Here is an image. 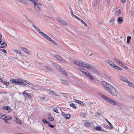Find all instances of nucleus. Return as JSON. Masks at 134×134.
<instances>
[{
	"mask_svg": "<svg viewBox=\"0 0 134 134\" xmlns=\"http://www.w3.org/2000/svg\"><path fill=\"white\" fill-rule=\"evenodd\" d=\"M96 130L99 131H102L103 130L102 129L101 127L100 126L94 127V128Z\"/></svg>",
	"mask_w": 134,
	"mask_h": 134,
	"instance_id": "nucleus-16",
	"label": "nucleus"
},
{
	"mask_svg": "<svg viewBox=\"0 0 134 134\" xmlns=\"http://www.w3.org/2000/svg\"><path fill=\"white\" fill-rule=\"evenodd\" d=\"M121 14V12L120 10H119L115 13V15L117 16L120 15Z\"/></svg>",
	"mask_w": 134,
	"mask_h": 134,
	"instance_id": "nucleus-18",
	"label": "nucleus"
},
{
	"mask_svg": "<svg viewBox=\"0 0 134 134\" xmlns=\"http://www.w3.org/2000/svg\"><path fill=\"white\" fill-rule=\"evenodd\" d=\"M52 55L55 59H58L60 62L63 63H65L66 61L64 59L62 58L60 56L58 55H55L52 54Z\"/></svg>",
	"mask_w": 134,
	"mask_h": 134,
	"instance_id": "nucleus-5",
	"label": "nucleus"
},
{
	"mask_svg": "<svg viewBox=\"0 0 134 134\" xmlns=\"http://www.w3.org/2000/svg\"><path fill=\"white\" fill-rule=\"evenodd\" d=\"M101 83L104 88L111 94L115 96L117 95V91L113 86L104 81H102Z\"/></svg>",
	"mask_w": 134,
	"mask_h": 134,
	"instance_id": "nucleus-1",
	"label": "nucleus"
},
{
	"mask_svg": "<svg viewBox=\"0 0 134 134\" xmlns=\"http://www.w3.org/2000/svg\"><path fill=\"white\" fill-rule=\"evenodd\" d=\"M118 66L116 65L115 64L114 65L113 67L115 69H117Z\"/></svg>",
	"mask_w": 134,
	"mask_h": 134,
	"instance_id": "nucleus-43",
	"label": "nucleus"
},
{
	"mask_svg": "<svg viewBox=\"0 0 134 134\" xmlns=\"http://www.w3.org/2000/svg\"><path fill=\"white\" fill-rule=\"evenodd\" d=\"M126 83L131 87H133V84L131 82L127 81Z\"/></svg>",
	"mask_w": 134,
	"mask_h": 134,
	"instance_id": "nucleus-28",
	"label": "nucleus"
},
{
	"mask_svg": "<svg viewBox=\"0 0 134 134\" xmlns=\"http://www.w3.org/2000/svg\"><path fill=\"white\" fill-rule=\"evenodd\" d=\"M130 13L132 15L134 14V12L133 11H131L130 12Z\"/></svg>",
	"mask_w": 134,
	"mask_h": 134,
	"instance_id": "nucleus-54",
	"label": "nucleus"
},
{
	"mask_svg": "<svg viewBox=\"0 0 134 134\" xmlns=\"http://www.w3.org/2000/svg\"><path fill=\"white\" fill-rule=\"evenodd\" d=\"M101 97L105 101L111 104L115 105L117 104L116 102L115 101L111 99L104 95H102Z\"/></svg>",
	"mask_w": 134,
	"mask_h": 134,
	"instance_id": "nucleus-3",
	"label": "nucleus"
},
{
	"mask_svg": "<svg viewBox=\"0 0 134 134\" xmlns=\"http://www.w3.org/2000/svg\"><path fill=\"white\" fill-rule=\"evenodd\" d=\"M2 35L0 34V42H5V40L2 38Z\"/></svg>",
	"mask_w": 134,
	"mask_h": 134,
	"instance_id": "nucleus-31",
	"label": "nucleus"
},
{
	"mask_svg": "<svg viewBox=\"0 0 134 134\" xmlns=\"http://www.w3.org/2000/svg\"><path fill=\"white\" fill-rule=\"evenodd\" d=\"M34 4V7L35 9L37 12L40 11V9L38 5H41V4L39 2L35 1V2L33 3Z\"/></svg>",
	"mask_w": 134,
	"mask_h": 134,
	"instance_id": "nucleus-4",
	"label": "nucleus"
},
{
	"mask_svg": "<svg viewBox=\"0 0 134 134\" xmlns=\"http://www.w3.org/2000/svg\"><path fill=\"white\" fill-rule=\"evenodd\" d=\"M61 81L64 84L66 85H67L69 84L68 82V81H66L65 80H62Z\"/></svg>",
	"mask_w": 134,
	"mask_h": 134,
	"instance_id": "nucleus-25",
	"label": "nucleus"
},
{
	"mask_svg": "<svg viewBox=\"0 0 134 134\" xmlns=\"http://www.w3.org/2000/svg\"><path fill=\"white\" fill-rule=\"evenodd\" d=\"M61 22L64 25H67L66 22L62 20L61 21Z\"/></svg>",
	"mask_w": 134,
	"mask_h": 134,
	"instance_id": "nucleus-42",
	"label": "nucleus"
},
{
	"mask_svg": "<svg viewBox=\"0 0 134 134\" xmlns=\"http://www.w3.org/2000/svg\"><path fill=\"white\" fill-rule=\"evenodd\" d=\"M37 31L41 36H42L44 33L43 32H42L39 29L38 30H37Z\"/></svg>",
	"mask_w": 134,
	"mask_h": 134,
	"instance_id": "nucleus-26",
	"label": "nucleus"
},
{
	"mask_svg": "<svg viewBox=\"0 0 134 134\" xmlns=\"http://www.w3.org/2000/svg\"><path fill=\"white\" fill-rule=\"evenodd\" d=\"M13 51L16 54H17L18 51H19L18 50L16 49H14Z\"/></svg>",
	"mask_w": 134,
	"mask_h": 134,
	"instance_id": "nucleus-52",
	"label": "nucleus"
},
{
	"mask_svg": "<svg viewBox=\"0 0 134 134\" xmlns=\"http://www.w3.org/2000/svg\"><path fill=\"white\" fill-rule=\"evenodd\" d=\"M12 117L9 116H4L3 119L4 120H11L12 119Z\"/></svg>",
	"mask_w": 134,
	"mask_h": 134,
	"instance_id": "nucleus-13",
	"label": "nucleus"
},
{
	"mask_svg": "<svg viewBox=\"0 0 134 134\" xmlns=\"http://www.w3.org/2000/svg\"><path fill=\"white\" fill-rule=\"evenodd\" d=\"M115 21V19L114 18H111L110 20V23H113L114 22V21Z\"/></svg>",
	"mask_w": 134,
	"mask_h": 134,
	"instance_id": "nucleus-33",
	"label": "nucleus"
},
{
	"mask_svg": "<svg viewBox=\"0 0 134 134\" xmlns=\"http://www.w3.org/2000/svg\"><path fill=\"white\" fill-rule=\"evenodd\" d=\"M79 104H80L81 105L83 106H84L85 105L84 103L81 101H80V103Z\"/></svg>",
	"mask_w": 134,
	"mask_h": 134,
	"instance_id": "nucleus-47",
	"label": "nucleus"
},
{
	"mask_svg": "<svg viewBox=\"0 0 134 134\" xmlns=\"http://www.w3.org/2000/svg\"><path fill=\"white\" fill-rule=\"evenodd\" d=\"M121 65L123 67L125 68V69H128V68L127 66H125V65H124L122 63V65L121 64Z\"/></svg>",
	"mask_w": 134,
	"mask_h": 134,
	"instance_id": "nucleus-44",
	"label": "nucleus"
},
{
	"mask_svg": "<svg viewBox=\"0 0 134 134\" xmlns=\"http://www.w3.org/2000/svg\"><path fill=\"white\" fill-rule=\"evenodd\" d=\"M0 51L5 53H7V52L4 49H0Z\"/></svg>",
	"mask_w": 134,
	"mask_h": 134,
	"instance_id": "nucleus-34",
	"label": "nucleus"
},
{
	"mask_svg": "<svg viewBox=\"0 0 134 134\" xmlns=\"http://www.w3.org/2000/svg\"><path fill=\"white\" fill-rule=\"evenodd\" d=\"M48 126L49 127H51V128H53V127H54V125H51V124H48Z\"/></svg>",
	"mask_w": 134,
	"mask_h": 134,
	"instance_id": "nucleus-53",
	"label": "nucleus"
},
{
	"mask_svg": "<svg viewBox=\"0 0 134 134\" xmlns=\"http://www.w3.org/2000/svg\"><path fill=\"white\" fill-rule=\"evenodd\" d=\"M28 86L34 90H39L40 88L41 87L38 85L36 84H30Z\"/></svg>",
	"mask_w": 134,
	"mask_h": 134,
	"instance_id": "nucleus-6",
	"label": "nucleus"
},
{
	"mask_svg": "<svg viewBox=\"0 0 134 134\" xmlns=\"http://www.w3.org/2000/svg\"><path fill=\"white\" fill-rule=\"evenodd\" d=\"M61 71L62 73L65 76H67L68 74H67V72H66V71L63 69H61Z\"/></svg>",
	"mask_w": 134,
	"mask_h": 134,
	"instance_id": "nucleus-19",
	"label": "nucleus"
},
{
	"mask_svg": "<svg viewBox=\"0 0 134 134\" xmlns=\"http://www.w3.org/2000/svg\"><path fill=\"white\" fill-rule=\"evenodd\" d=\"M64 94V95H63V96L65 97H67V95L66 94V93H64V94Z\"/></svg>",
	"mask_w": 134,
	"mask_h": 134,
	"instance_id": "nucleus-60",
	"label": "nucleus"
},
{
	"mask_svg": "<svg viewBox=\"0 0 134 134\" xmlns=\"http://www.w3.org/2000/svg\"><path fill=\"white\" fill-rule=\"evenodd\" d=\"M8 108V106H4L3 107L2 109L3 110H7Z\"/></svg>",
	"mask_w": 134,
	"mask_h": 134,
	"instance_id": "nucleus-39",
	"label": "nucleus"
},
{
	"mask_svg": "<svg viewBox=\"0 0 134 134\" xmlns=\"http://www.w3.org/2000/svg\"><path fill=\"white\" fill-rule=\"evenodd\" d=\"M10 81H12V82L14 84L19 85V82L20 80L18 79L12 78L10 79Z\"/></svg>",
	"mask_w": 134,
	"mask_h": 134,
	"instance_id": "nucleus-7",
	"label": "nucleus"
},
{
	"mask_svg": "<svg viewBox=\"0 0 134 134\" xmlns=\"http://www.w3.org/2000/svg\"><path fill=\"white\" fill-rule=\"evenodd\" d=\"M106 62L107 63L109 64L111 66L113 67L114 65V63H113L112 61H110L108 60Z\"/></svg>",
	"mask_w": 134,
	"mask_h": 134,
	"instance_id": "nucleus-14",
	"label": "nucleus"
},
{
	"mask_svg": "<svg viewBox=\"0 0 134 134\" xmlns=\"http://www.w3.org/2000/svg\"><path fill=\"white\" fill-rule=\"evenodd\" d=\"M19 85H21L23 86H25L26 85V84L22 81H20L19 82Z\"/></svg>",
	"mask_w": 134,
	"mask_h": 134,
	"instance_id": "nucleus-23",
	"label": "nucleus"
},
{
	"mask_svg": "<svg viewBox=\"0 0 134 134\" xmlns=\"http://www.w3.org/2000/svg\"><path fill=\"white\" fill-rule=\"evenodd\" d=\"M7 110L9 111L10 112L11 111V110L10 107L8 106V108L7 109Z\"/></svg>",
	"mask_w": 134,
	"mask_h": 134,
	"instance_id": "nucleus-50",
	"label": "nucleus"
},
{
	"mask_svg": "<svg viewBox=\"0 0 134 134\" xmlns=\"http://www.w3.org/2000/svg\"><path fill=\"white\" fill-rule=\"evenodd\" d=\"M7 45L6 42H2L1 45V47L4 48Z\"/></svg>",
	"mask_w": 134,
	"mask_h": 134,
	"instance_id": "nucleus-22",
	"label": "nucleus"
},
{
	"mask_svg": "<svg viewBox=\"0 0 134 134\" xmlns=\"http://www.w3.org/2000/svg\"><path fill=\"white\" fill-rule=\"evenodd\" d=\"M32 26L34 27V28L37 31V30H38L39 28L37 27L36 26L34 25L33 24Z\"/></svg>",
	"mask_w": 134,
	"mask_h": 134,
	"instance_id": "nucleus-40",
	"label": "nucleus"
},
{
	"mask_svg": "<svg viewBox=\"0 0 134 134\" xmlns=\"http://www.w3.org/2000/svg\"><path fill=\"white\" fill-rule=\"evenodd\" d=\"M109 126L108 128L109 129H112L113 128V126L112 124L110 123V124H109Z\"/></svg>",
	"mask_w": 134,
	"mask_h": 134,
	"instance_id": "nucleus-37",
	"label": "nucleus"
},
{
	"mask_svg": "<svg viewBox=\"0 0 134 134\" xmlns=\"http://www.w3.org/2000/svg\"><path fill=\"white\" fill-rule=\"evenodd\" d=\"M105 120L106 122H108L109 124H110V122L107 119V118L105 119Z\"/></svg>",
	"mask_w": 134,
	"mask_h": 134,
	"instance_id": "nucleus-58",
	"label": "nucleus"
},
{
	"mask_svg": "<svg viewBox=\"0 0 134 134\" xmlns=\"http://www.w3.org/2000/svg\"><path fill=\"white\" fill-rule=\"evenodd\" d=\"M63 117L64 116V114H65V113L63 112L61 113Z\"/></svg>",
	"mask_w": 134,
	"mask_h": 134,
	"instance_id": "nucleus-62",
	"label": "nucleus"
},
{
	"mask_svg": "<svg viewBox=\"0 0 134 134\" xmlns=\"http://www.w3.org/2000/svg\"><path fill=\"white\" fill-rule=\"evenodd\" d=\"M3 82L4 83V84L5 85H7L9 84V82H7L4 81Z\"/></svg>",
	"mask_w": 134,
	"mask_h": 134,
	"instance_id": "nucleus-48",
	"label": "nucleus"
},
{
	"mask_svg": "<svg viewBox=\"0 0 134 134\" xmlns=\"http://www.w3.org/2000/svg\"><path fill=\"white\" fill-rule=\"evenodd\" d=\"M26 96H25V97H31V94L29 93H27L25 94Z\"/></svg>",
	"mask_w": 134,
	"mask_h": 134,
	"instance_id": "nucleus-41",
	"label": "nucleus"
},
{
	"mask_svg": "<svg viewBox=\"0 0 134 134\" xmlns=\"http://www.w3.org/2000/svg\"><path fill=\"white\" fill-rule=\"evenodd\" d=\"M75 63L79 66H82L88 69H91V66L86 63H83L82 62L79 60H75L74 62Z\"/></svg>",
	"mask_w": 134,
	"mask_h": 134,
	"instance_id": "nucleus-2",
	"label": "nucleus"
},
{
	"mask_svg": "<svg viewBox=\"0 0 134 134\" xmlns=\"http://www.w3.org/2000/svg\"><path fill=\"white\" fill-rule=\"evenodd\" d=\"M44 99V97H42L41 98V100H43Z\"/></svg>",
	"mask_w": 134,
	"mask_h": 134,
	"instance_id": "nucleus-63",
	"label": "nucleus"
},
{
	"mask_svg": "<svg viewBox=\"0 0 134 134\" xmlns=\"http://www.w3.org/2000/svg\"><path fill=\"white\" fill-rule=\"evenodd\" d=\"M78 69L82 72L85 75H86L87 73L88 72L85 69H83L82 67H80L78 68Z\"/></svg>",
	"mask_w": 134,
	"mask_h": 134,
	"instance_id": "nucleus-9",
	"label": "nucleus"
},
{
	"mask_svg": "<svg viewBox=\"0 0 134 134\" xmlns=\"http://www.w3.org/2000/svg\"><path fill=\"white\" fill-rule=\"evenodd\" d=\"M49 116H48V119L50 121H52L54 120V118L53 117H51L50 114L48 115Z\"/></svg>",
	"mask_w": 134,
	"mask_h": 134,
	"instance_id": "nucleus-24",
	"label": "nucleus"
},
{
	"mask_svg": "<svg viewBox=\"0 0 134 134\" xmlns=\"http://www.w3.org/2000/svg\"><path fill=\"white\" fill-rule=\"evenodd\" d=\"M123 3H125L126 2V0H121Z\"/></svg>",
	"mask_w": 134,
	"mask_h": 134,
	"instance_id": "nucleus-57",
	"label": "nucleus"
},
{
	"mask_svg": "<svg viewBox=\"0 0 134 134\" xmlns=\"http://www.w3.org/2000/svg\"><path fill=\"white\" fill-rule=\"evenodd\" d=\"M19 47L25 53H26L30 55V52L28 51L27 49L21 46H19Z\"/></svg>",
	"mask_w": 134,
	"mask_h": 134,
	"instance_id": "nucleus-8",
	"label": "nucleus"
},
{
	"mask_svg": "<svg viewBox=\"0 0 134 134\" xmlns=\"http://www.w3.org/2000/svg\"><path fill=\"white\" fill-rule=\"evenodd\" d=\"M27 93H26L25 91H24L22 93V94L23 96H24Z\"/></svg>",
	"mask_w": 134,
	"mask_h": 134,
	"instance_id": "nucleus-55",
	"label": "nucleus"
},
{
	"mask_svg": "<svg viewBox=\"0 0 134 134\" xmlns=\"http://www.w3.org/2000/svg\"><path fill=\"white\" fill-rule=\"evenodd\" d=\"M41 120L45 124H48L49 123V122L47 121L44 118H42L41 119Z\"/></svg>",
	"mask_w": 134,
	"mask_h": 134,
	"instance_id": "nucleus-27",
	"label": "nucleus"
},
{
	"mask_svg": "<svg viewBox=\"0 0 134 134\" xmlns=\"http://www.w3.org/2000/svg\"><path fill=\"white\" fill-rule=\"evenodd\" d=\"M83 23L84 25L86 26L87 27V24L85 23L84 22H83Z\"/></svg>",
	"mask_w": 134,
	"mask_h": 134,
	"instance_id": "nucleus-64",
	"label": "nucleus"
},
{
	"mask_svg": "<svg viewBox=\"0 0 134 134\" xmlns=\"http://www.w3.org/2000/svg\"><path fill=\"white\" fill-rule=\"evenodd\" d=\"M74 101L75 102L77 103H79V104L80 103V101L79 100H77V99H75L74 100Z\"/></svg>",
	"mask_w": 134,
	"mask_h": 134,
	"instance_id": "nucleus-46",
	"label": "nucleus"
},
{
	"mask_svg": "<svg viewBox=\"0 0 134 134\" xmlns=\"http://www.w3.org/2000/svg\"><path fill=\"white\" fill-rule=\"evenodd\" d=\"M119 77L120 79L126 83L127 82V79L126 78L120 75L119 76Z\"/></svg>",
	"mask_w": 134,
	"mask_h": 134,
	"instance_id": "nucleus-11",
	"label": "nucleus"
},
{
	"mask_svg": "<svg viewBox=\"0 0 134 134\" xmlns=\"http://www.w3.org/2000/svg\"><path fill=\"white\" fill-rule=\"evenodd\" d=\"M91 71L92 73L94 74H98V72L97 71V70L95 68H91Z\"/></svg>",
	"mask_w": 134,
	"mask_h": 134,
	"instance_id": "nucleus-12",
	"label": "nucleus"
},
{
	"mask_svg": "<svg viewBox=\"0 0 134 134\" xmlns=\"http://www.w3.org/2000/svg\"><path fill=\"white\" fill-rule=\"evenodd\" d=\"M4 115H2L1 114H0V119L1 118H3V117L4 118Z\"/></svg>",
	"mask_w": 134,
	"mask_h": 134,
	"instance_id": "nucleus-59",
	"label": "nucleus"
},
{
	"mask_svg": "<svg viewBox=\"0 0 134 134\" xmlns=\"http://www.w3.org/2000/svg\"><path fill=\"white\" fill-rule=\"evenodd\" d=\"M72 16L74 17H75V18L77 19V18L78 17L74 15L73 13H72Z\"/></svg>",
	"mask_w": 134,
	"mask_h": 134,
	"instance_id": "nucleus-51",
	"label": "nucleus"
},
{
	"mask_svg": "<svg viewBox=\"0 0 134 134\" xmlns=\"http://www.w3.org/2000/svg\"><path fill=\"white\" fill-rule=\"evenodd\" d=\"M70 106L71 107H73L74 108H75V109H76V106H75V105L74 104L71 103L70 104Z\"/></svg>",
	"mask_w": 134,
	"mask_h": 134,
	"instance_id": "nucleus-30",
	"label": "nucleus"
},
{
	"mask_svg": "<svg viewBox=\"0 0 134 134\" xmlns=\"http://www.w3.org/2000/svg\"><path fill=\"white\" fill-rule=\"evenodd\" d=\"M42 36L46 39H47V38H48V37L49 36H48L46 34L44 33H43V34L42 35Z\"/></svg>",
	"mask_w": 134,
	"mask_h": 134,
	"instance_id": "nucleus-32",
	"label": "nucleus"
},
{
	"mask_svg": "<svg viewBox=\"0 0 134 134\" xmlns=\"http://www.w3.org/2000/svg\"><path fill=\"white\" fill-rule=\"evenodd\" d=\"M46 68L47 70H52V69H51V68H50L48 66H46L45 67Z\"/></svg>",
	"mask_w": 134,
	"mask_h": 134,
	"instance_id": "nucleus-38",
	"label": "nucleus"
},
{
	"mask_svg": "<svg viewBox=\"0 0 134 134\" xmlns=\"http://www.w3.org/2000/svg\"><path fill=\"white\" fill-rule=\"evenodd\" d=\"M86 75L88 77L89 79L92 80H93L94 79V78L93 77H92L91 76L90 74L88 73V74H86Z\"/></svg>",
	"mask_w": 134,
	"mask_h": 134,
	"instance_id": "nucleus-21",
	"label": "nucleus"
},
{
	"mask_svg": "<svg viewBox=\"0 0 134 134\" xmlns=\"http://www.w3.org/2000/svg\"><path fill=\"white\" fill-rule=\"evenodd\" d=\"M53 111H54V112H55L56 113H58V109L57 108V107H55V108L53 109Z\"/></svg>",
	"mask_w": 134,
	"mask_h": 134,
	"instance_id": "nucleus-29",
	"label": "nucleus"
},
{
	"mask_svg": "<svg viewBox=\"0 0 134 134\" xmlns=\"http://www.w3.org/2000/svg\"><path fill=\"white\" fill-rule=\"evenodd\" d=\"M90 56H92V57H94V55H93V54L92 53H90Z\"/></svg>",
	"mask_w": 134,
	"mask_h": 134,
	"instance_id": "nucleus-61",
	"label": "nucleus"
},
{
	"mask_svg": "<svg viewBox=\"0 0 134 134\" xmlns=\"http://www.w3.org/2000/svg\"><path fill=\"white\" fill-rule=\"evenodd\" d=\"M106 79L108 80H109L110 79V77L106 75L105 76Z\"/></svg>",
	"mask_w": 134,
	"mask_h": 134,
	"instance_id": "nucleus-49",
	"label": "nucleus"
},
{
	"mask_svg": "<svg viewBox=\"0 0 134 134\" xmlns=\"http://www.w3.org/2000/svg\"><path fill=\"white\" fill-rule=\"evenodd\" d=\"M113 60H114L116 62L118 63H119L120 64H121L122 65V62H121L120 60L119 59H118L116 58H114L113 59Z\"/></svg>",
	"mask_w": 134,
	"mask_h": 134,
	"instance_id": "nucleus-15",
	"label": "nucleus"
},
{
	"mask_svg": "<svg viewBox=\"0 0 134 134\" xmlns=\"http://www.w3.org/2000/svg\"><path fill=\"white\" fill-rule=\"evenodd\" d=\"M14 121H15L17 123L21 124V122L17 118L15 117H14Z\"/></svg>",
	"mask_w": 134,
	"mask_h": 134,
	"instance_id": "nucleus-17",
	"label": "nucleus"
},
{
	"mask_svg": "<svg viewBox=\"0 0 134 134\" xmlns=\"http://www.w3.org/2000/svg\"><path fill=\"white\" fill-rule=\"evenodd\" d=\"M64 117L67 119H68L70 117V115L69 114H64Z\"/></svg>",
	"mask_w": 134,
	"mask_h": 134,
	"instance_id": "nucleus-20",
	"label": "nucleus"
},
{
	"mask_svg": "<svg viewBox=\"0 0 134 134\" xmlns=\"http://www.w3.org/2000/svg\"><path fill=\"white\" fill-rule=\"evenodd\" d=\"M85 125L88 127H90V124L88 122H86L85 123Z\"/></svg>",
	"mask_w": 134,
	"mask_h": 134,
	"instance_id": "nucleus-36",
	"label": "nucleus"
},
{
	"mask_svg": "<svg viewBox=\"0 0 134 134\" xmlns=\"http://www.w3.org/2000/svg\"><path fill=\"white\" fill-rule=\"evenodd\" d=\"M118 69V70H121V71L122 70V69L119 66H118V69Z\"/></svg>",
	"mask_w": 134,
	"mask_h": 134,
	"instance_id": "nucleus-56",
	"label": "nucleus"
},
{
	"mask_svg": "<svg viewBox=\"0 0 134 134\" xmlns=\"http://www.w3.org/2000/svg\"><path fill=\"white\" fill-rule=\"evenodd\" d=\"M123 18L122 17H119L117 19V21L119 24H121L123 21Z\"/></svg>",
	"mask_w": 134,
	"mask_h": 134,
	"instance_id": "nucleus-10",
	"label": "nucleus"
},
{
	"mask_svg": "<svg viewBox=\"0 0 134 134\" xmlns=\"http://www.w3.org/2000/svg\"><path fill=\"white\" fill-rule=\"evenodd\" d=\"M131 38L130 36H128L127 38V42H130V40Z\"/></svg>",
	"mask_w": 134,
	"mask_h": 134,
	"instance_id": "nucleus-45",
	"label": "nucleus"
},
{
	"mask_svg": "<svg viewBox=\"0 0 134 134\" xmlns=\"http://www.w3.org/2000/svg\"><path fill=\"white\" fill-rule=\"evenodd\" d=\"M48 40L49 41L51 42H55L53 40H52L49 36L48 37V38L46 39Z\"/></svg>",
	"mask_w": 134,
	"mask_h": 134,
	"instance_id": "nucleus-35",
	"label": "nucleus"
}]
</instances>
